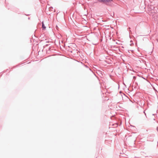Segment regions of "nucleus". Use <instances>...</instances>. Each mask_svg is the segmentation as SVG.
Here are the masks:
<instances>
[{
  "label": "nucleus",
  "instance_id": "f257e3e1",
  "mask_svg": "<svg viewBox=\"0 0 158 158\" xmlns=\"http://www.w3.org/2000/svg\"><path fill=\"white\" fill-rule=\"evenodd\" d=\"M99 2H110L112 1V0H98Z\"/></svg>",
  "mask_w": 158,
  "mask_h": 158
},
{
  "label": "nucleus",
  "instance_id": "f03ea898",
  "mask_svg": "<svg viewBox=\"0 0 158 158\" xmlns=\"http://www.w3.org/2000/svg\"><path fill=\"white\" fill-rule=\"evenodd\" d=\"M42 27H43V29H45L46 28V27L44 26V25L43 23V22H42Z\"/></svg>",
  "mask_w": 158,
  "mask_h": 158
}]
</instances>
